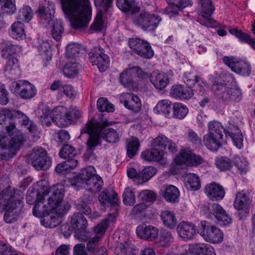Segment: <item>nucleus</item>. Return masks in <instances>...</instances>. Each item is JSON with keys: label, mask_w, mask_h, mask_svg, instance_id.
Masks as SVG:
<instances>
[{"label": "nucleus", "mask_w": 255, "mask_h": 255, "mask_svg": "<svg viewBox=\"0 0 255 255\" xmlns=\"http://www.w3.org/2000/svg\"><path fill=\"white\" fill-rule=\"evenodd\" d=\"M161 218L165 226L173 229L177 224V220L174 213L168 210H165L161 213Z\"/></svg>", "instance_id": "obj_35"}, {"label": "nucleus", "mask_w": 255, "mask_h": 255, "mask_svg": "<svg viewBox=\"0 0 255 255\" xmlns=\"http://www.w3.org/2000/svg\"><path fill=\"white\" fill-rule=\"evenodd\" d=\"M102 129L101 124L94 119L88 123L82 129L79 138L84 133H87L89 137L87 141V147L84 154L85 159L92 160L95 159L94 150L96 146L100 144V134Z\"/></svg>", "instance_id": "obj_5"}, {"label": "nucleus", "mask_w": 255, "mask_h": 255, "mask_svg": "<svg viewBox=\"0 0 255 255\" xmlns=\"http://www.w3.org/2000/svg\"><path fill=\"white\" fill-rule=\"evenodd\" d=\"M194 90L196 93L198 94L202 95L204 94L207 88V83L204 81L201 77L196 81L193 84Z\"/></svg>", "instance_id": "obj_59"}, {"label": "nucleus", "mask_w": 255, "mask_h": 255, "mask_svg": "<svg viewBox=\"0 0 255 255\" xmlns=\"http://www.w3.org/2000/svg\"><path fill=\"white\" fill-rule=\"evenodd\" d=\"M83 51L81 47L76 44H69L66 48V56L69 58H75Z\"/></svg>", "instance_id": "obj_54"}, {"label": "nucleus", "mask_w": 255, "mask_h": 255, "mask_svg": "<svg viewBox=\"0 0 255 255\" xmlns=\"http://www.w3.org/2000/svg\"><path fill=\"white\" fill-rule=\"evenodd\" d=\"M251 203L249 196L244 191L237 193L234 202L235 208L238 210H244Z\"/></svg>", "instance_id": "obj_33"}, {"label": "nucleus", "mask_w": 255, "mask_h": 255, "mask_svg": "<svg viewBox=\"0 0 255 255\" xmlns=\"http://www.w3.org/2000/svg\"><path fill=\"white\" fill-rule=\"evenodd\" d=\"M113 216L110 214L108 218L103 220L100 223L97 225L94 228V232L96 235L87 244V249L88 251L94 252L97 247L98 243L100 239L104 235L107 230L109 222H113L111 218Z\"/></svg>", "instance_id": "obj_16"}, {"label": "nucleus", "mask_w": 255, "mask_h": 255, "mask_svg": "<svg viewBox=\"0 0 255 255\" xmlns=\"http://www.w3.org/2000/svg\"><path fill=\"white\" fill-rule=\"evenodd\" d=\"M136 233L140 239L151 241L158 237L159 231L153 226L142 224L137 227Z\"/></svg>", "instance_id": "obj_21"}, {"label": "nucleus", "mask_w": 255, "mask_h": 255, "mask_svg": "<svg viewBox=\"0 0 255 255\" xmlns=\"http://www.w3.org/2000/svg\"><path fill=\"white\" fill-rule=\"evenodd\" d=\"M32 10L30 7L27 5L24 6L20 10L19 17L21 19L28 22L32 18Z\"/></svg>", "instance_id": "obj_60"}, {"label": "nucleus", "mask_w": 255, "mask_h": 255, "mask_svg": "<svg viewBox=\"0 0 255 255\" xmlns=\"http://www.w3.org/2000/svg\"><path fill=\"white\" fill-rule=\"evenodd\" d=\"M123 202L127 205L132 206L135 202L133 191L129 188H127L123 194Z\"/></svg>", "instance_id": "obj_58"}, {"label": "nucleus", "mask_w": 255, "mask_h": 255, "mask_svg": "<svg viewBox=\"0 0 255 255\" xmlns=\"http://www.w3.org/2000/svg\"><path fill=\"white\" fill-rule=\"evenodd\" d=\"M134 0H117V5L121 10L127 12L132 6Z\"/></svg>", "instance_id": "obj_63"}, {"label": "nucleus", "mask_w": 255, "mask_h": 255, "mask_svg": "<svg viewBox=\"0 0 255 255\" xmlns=\"http://www.w3.org/2000/svg\"><path fill=\"white\" fill-rule=\"evenodd\" d=\"M103 13L102 11H100L97 13L95 21L94 24L91 26V28L96 30H101L103 26Z\"/></svg>", "instance_id": "obj_64"}, {"label": "nucleus", "mask_w": 255, "mask_h": 255, "mask_svg": "<svg viewBox=\"0 0 255 255\" xmlns=\"http://www.w3.org/2000/svg\"><path fill=\"white\" fill-rule=\"evenodd\" d=\"M71 205L67 202H63V201L58 204L57 206H55L53 209L50 210V212H53L62 217V216L65 214L67 211L70 209Z\"/></svg>", "instance_id": "obj_56"}, {"label": "nucleus", "mask_w": 255, "mask_h": 255, "mask_svg": "<svg viewBox=\"0 0 255 255\" xmlns=\"http://www.w3.org/2000/svg\"><path fill=\"white\" fill-rule=\"evenodd\" d=\"M11 35L16 39H22L25 38L23 23L20 21L14 22L11 26Z\"/></svg>", "instance_id": "obj_40"}, {"label": "nucleus", "mask_w": 255, "mask_h": 255, "mask_svg": "<svg viewBox=\"0 0 255 255\" xmlns=\"http://www.w3.org/2000/svg\"><path fill=\"white\" fill-rule=\"evenodd\" d=\"M3 135H0V145L2 148L7 149L14 153L23 144L24 138L22 132H18L13 136H7V133L2 132Z\"/></svg>", "instance_id": "obj_12"}, {"label": "nucleus", "mask_w": 255, "mask_h": 255, "mask_svg": "<svg viewBox=\"0 0 255 255\" xmlns=\"http://www.w3.org/2000/svg\"><path fill=\"white\" fill-rule=\"evenodd\" d=\"M208 210L210 213L214 216L217 220L224 225H228L231 222V218L228 216L224 209L218 204H209Z\"/></svg>", "instance_id": "obj_23"}, {"label": "nucleus", "mask_w": 255, "mask_h": 255, "mask_svg": "<svg viewBox=\"0 0 255 255\" xmlns=\"http://www.w3.org/2000/svg\"><path fill=\"white\" fill-rule=\"evenodd\" d=\"M38 184L39 187H42V196H41L40 194L38 199L42 200L43 203L47 199L46 210H52L55 206L63 201L64 189L62 184H57L49 187L46 180L40 181Z\"/></svg>", "instance_id": "obj_6"}, {"label": "nucleus", "mask_w": 255, "mask_h": 255, "mask_svg": "<svg viewBox=\"0 0 255 255\" xmlns=\"http://www.w3.org/2000/svg\"><path fill=\"white\" fill-rule=\"evenodd\" d=\"M225 134L226 136L229 135L232 138L235 145L238 148H241L242 147L243 136L239 129H237L235 132L230 130H225Z\"/></svg>", "instance_id": "obj_47"}, {"label": "nucleus", "mask_w": 255, "mask_h": 255, "mask_svg": "<svg viewBox=\"0 0 255 255\" xmlns=\"http://www.w3.org/2000/svg\"><path fill=\"white\" fill-rule=\"evenodd\" d=\"M77 155V151L75 148L69 144H65L59 152L61 157L64 159L72 158Z\"/></svg>", "instance_id": "obj_51"}, {"label": "nucleus", "mask_w": 255, "mask_h": 255, "mask_svg": "<svg viewBox=\"0 0 255 255\" xmlns=\"http://www.w3.org/2000/svg\"><path fill=\"white\" fill-rule=\"evenodd\" d=\"M90 197H86L84 195L83 197L78 201L76 204V208L79 211V213L85 215H90L91 213V209L89 206L90 202Z\"/></svg>", "instance_id": "obj_38"}, {"label": "nucleus", "mask_w": 255, "mask_h": 255, "mask_svg": "<svg viewBox=\"0 0 255 255\" xmlns=\"http://www.w3.org/2000/svg\"><path fill=\"white\" fill-rule=\"evenodd\" d=\"M37 12L41 23L46 25L49 24L50 22L52 19L54 9L52 5L47 6H42L38 8Z\"/></svg>", "instance_id": "obj_29"}, {"label": "nucleus", "mask_w": 255, "mask_h": 255, "mask_svg": "<svg viewBox=\"0 0 255 255\" xmlns=\"http://www.w3.org/2000/svg\"><path fill=\"white\" fill-rule=\"evenodd\" d=\"M150 81L156 89L159 90L164 88L169 83L168 77L164 73L153 72L150 77Z\"/></svg>", "instance_id": "obj_28"}, {"label": "nucleus", "mask_w": 255, "mask_h": 255, "mask_svg": "<svg viewBox=\"0 0 255 255\" xmlns=\"http://www.w3.org/2000/svg\"><path fill=\"white\" fill-rule=\"evenodd\" d=\"M231 74H222L215 78L212 90L217 97L224 101L239 102L242 98L241 90L233 83Z\"/></svg>", "instance_id": "obj_3"}, {"label": "nucleus", "mask_w": 255, "mask_h": 255, "mask_svg": "<svg viewBox=\"0 0 255 255\" xmlns=\"http://www.w3.org/2000/svg\"><path fill=\"white\" fill-rule=\"evenodd\" d=\"M223 60L233 71L238 74L248 76L251 73L250 66L246 62L238 61L234 57H224Z\"/></svg>", "instance_id": "obj_18"}, {"label": "nucleus", "mask_w": 255, "mask_h": 255, "mask_svg": "<svg viewBox=\"0 0 255 255\" xmlns=\"http://www.w3.org/2000/svg\"><path fill=\"white\" fill-rule=\"evenodd\" d=\"M133 23L147 30H154L161 20L158 15L146 11H143L132 17Z\"/></svg>", "instance_id": "obj_10"}, {"label": "nucleus", "mask_w": 255, "mask_h": 255, "mask_svg": "<svg viewBox=\"0 0 255 255\" xmlns=\"http://www.w3.org/2000/svg\"><path fill=\"white\" fill-rule=\"evenodd\" d=\"M130 71V68L128 69L120 74V81L125 87H130L133 84L135 77Z\"/></svg>", "instance_id": "obj_42"}, {"label": "nucleus", "mask_w": 255, "mask_h": 255, "mask_svg": "<svg viewBox=\"0 0 255 255\" xmlns=\"http://www.w3.org/2000/svg\"><path fill=\"white\" fill-rule=\"evenodd\" d=\"M99 200L103 205H106L107 203L114 205L117 203L119 199L116 193L110 194L108 190L105 189L100 193Z\"/></svg>", "instance_id": "obj_31"}, {"label": "nucleus", "mask_w": 255, "mask_h": 255, "mask_svg": "<svg viewBox=\"0 0 255 255\" xmlns=\"http://www.w3.org/2000/svg\"><path fill=\"white\" fill-rule=\"evenodd\" d=\"M116 255H135L133 250L129 247L128 243H121L115 249Z\"/></svg>", "instance_id": "obj_55"}, {"label": "nucleus", "mask_w": 255, "mask_h": 255, "mask_svg": "<svg viewBox=\"0 0 255 255\" xmlns=\"http://www.w3.org/2000/svg\"><path fill=\"white\" fill-rule=\"evenodd\" d=\"M178 189L173 185H169L165 189L163 197L168 202L175 203L178 201L179 196Z\"/></svg>", "instance_id": "obj_34"}, {"label": "nucleus", "mask_w": 255, "mask_h": 255, "mask_svg": "<svg viewBox=\"0 0 255 255\" xmlns=\"http://www.w3.org/2000/svg\"><path fill=\"white\" fill-rule=\"evenodd\" d=\"M51 214H48L41 220L42 225L46 228H53L58 226L62 221V218L53 212H50Z\"/></svg>", "instance_id": "obj_32"}, {"label": "nucleus", "mask_w": 255, "mask_h": 255, "mask_svg": "<svg viewBox=\"0 0 255 255\" xmlns=\"http://www.w3.org/2000/svg\"><path fill=\"white\" fill-rule=\"evenodd\" d=\"M187 250L190 255H215L214 249L206 244H190Z\"/></svg>", "instance_id": "obj_25"}, {"label": "nucleus", "mask_w": 255, "mask_h": 255, "mask_svg": "<svg viewBox=\"0 0 255 255\" xmlns=\"http://www.w3.org/2000/svg\"><path fill=\"white\" fill-rule=\"evenodd\" d=\"M0 5L3 11L7 13L12 14L16 10L15 0H0Z\"/></svg>", "instance_id": "obj_57"}, {"label": "nucleus", "mask_w": 255, "mask_h": 255, "mask_svg": "<svg viewBox=\"0 0 255 255\" xmlns=\"http://www.w3.org/2000/svg\"><path fill=\"white\" fill-rule=\"evenodd\" d=\"M215 164L217 167L223 171L230 170L233 166V162L227 157L217 158Z\"/></svg>", "instance_id": "obj_44"}, {"label": "nucleus", "mask_w": 255, "mask_h": 255, "mask_svg": "<svg viewBox=\"0 0 255 255\" xmlns=\"http://www.w3.org/2000/svg\"><path fill=\"white\" fill-rule=\"evenodd\" d=\"M71 224L75 230L77 238L81 241L86 240L88 237V223L84 216L81 213H75L71 217Z\"/></svg>", "instance_id": "obj_13"}, {"label": "nucleus", "mask_w": 255, "mask_h": 255, "mask_svg": "<svg viewBox=\"0 0 255 255\" xmlns=\"http://www.w3.org/2000/svg\"><path fill=\"white\" fill-rule=\"evenodd\" d=\"M198 228V233L206 242L212 244L222 242L223 234L219 228L207 225L205 221L201 222Z\"/></svg>", "instance_id": "obj_9"}, {"label": "nucleus", "mask_w": 255, "mask_h": 255, "mask_svg": "<svg viewBox=\"0 0 255 255\" xmlns=\"http://www.w3.org/2000/svg\"><path fill=\"white\" fill-rule=\"evenodd\" d=\"M156 173V169L152 166L145 167L140 172L139 178L137 181L141 184L147 181L150 178L153 176Z\"/></svg>", "instance_id": "obj_43"}, {"label": "nucleus", "mask_w": 255, "mask_h": 255, "mask_svg": "<svg viewBox=\"0 0 255 255\" xmlns=\"http://www.w3.org/2000/svg\"><path fill=\"white\" fill-rule=\"evenodd\" d=\"M192 152L190 150L183 149L180 151L179 155H177L175 158V161L177 164H185L189 165L191 159Z\"/></svg>", "instance_id": "obj_45"}, {"label": "nucleus", "mask_w": 255, "mask_h": 255, "mask_svg": "<svg viewBox=\"0 0 255 255\" xmlns=\"http://www.w3.org/2000/svg\"><path fill=\"white\" fill-rule=\"evenodd\" d=\"M171 109V102L167 100H162L158 102L154 111L158 114L162 113L165 115H168Z\"/></svg>", "instance_id": "obj_41"}, {"label": "nucleus", "mask_w": 255, "mask_h": 255, "mask_svg": "<svg viewBox=\"0 0 255 255\" xmlns=\"http://www.w3.org/2000/svg\"><path fill=\"white\" fill-rule=\"evenodd\" d=\"M20 193V190L13 187H4L0 181V199L5 201L3 204L0 202V213L5 211L4 220L7 223L14 222L21 210L23 205Z\"/></svg>", "instance_id": "obj_2"}, {"label": "nucleus", "mask_w": 255, "mask_h": 255, "mask_svg": "<svg viewBox=\"0 0 255 255\" xmlns=\"http://www.w3.org/2000/svg\"><path fill=\"white\" fill-rule=\"evenodd\" d=\"M120 100L127 109L134 112L140 111L141 103L140 99L137 96L131 93H124L120 95Z\"/></svg>", "instance_id": "obj_20"}, {"label": "nucleus", "mask_w": 255, "mask_h": 255, "mask_svg": "<svg viewBox=\"0 0 255 255\" xmlns=\"http://www.w3.org/2000/svg\"><path fill=\"white\" fill-rule=\"evenodd\" d=\"M199 3L201 6V15L205 19L202 24L207 27H211L214 20L211 18V15L215 10V7L211 0H200Z\"/></svg>", "instance_id": "obj_22"}, {"label": "nucleus", "mask_w": 255, "mask_h": 255, "mask_svg": "<svg viewBox=\"0 0 255 255\" xmlns=\"http://www.w3.org/2000/svg\"><path fill=\"white\" fill-rule=\"evenodd\" d=\"M139 146L138 140L132 137L127 140V154L130 158H132L137 153Z\"/></svg>", "instance_id": "obj_39"}, {"label": "nucleus", "mask_w": 255, "mask_h": 255, "mask_svg": "<svg viewBox=\"0 0 255 255\" xmlns=\"http://www.w3.org/2000/svg\"><path fill=\"white\" fill-rule=\"evenodd\" d=\"M89 60L93 65H96L101 72L105 71L109 65V58L104 54L102 48L94 47L89 53Z\"/></svg>", "instance_id": "obj_14"}, {"label": "nucleus", "mask_w": 255, "mask_h": 255, "mask_svg": "<svg viewBox=\"0 0 255 255\" xmlns=\"http://www.w3.org/2000/svg\"><path fill=\"white\" fill-rule=\"evenodd\" d=\"M179 236L186 240L193 239L196 234V228L194 224L188 222H180L177 228Z\"/></svg>", "instance_id": "obj_24"}, {"label": "nucleus", "mask_w": 255, "mask_h": 255, "mask_svg": "<svg viewBox=\"0 0 255 255\" xmlns=\"http://www.w3.org/2000/svg\"><path fill=\"white\" fill-rule=\"evenodd\" d=\"M139 197L143 201L152 202L155 200L156 195L155 193L149 190H145L141 191Z\"/></svg>", "instance_id": "obj_61"}, {"label": "nucleus", "mask_w": 255, "mask_h": 255, "mask_svg": "<svg viewBox=\"0 0 255 255\" xmlns=\"http://www.w3.org/2000/svg\"><path fill=\"white\" fill-rule=\"evenodd\" d=\"M64 31V28L62 22L56 20L54 22L51 30L52 37L57 41L61 39L62 34Z\"/></svg>", "instance_id": "obj_50"}, {"label": "nucleus", "mask_w": 255, "mask_h": 255, "mask_svg": "<svg viewBox=\"0 0 255 255\" xmlns=\"http://www.w3.org/2000/svg\"><path fill=\"white\" fill-rule=\"evenodd\" d=\"M15 93L23 99H30L36 93L35 87L27 81H18L14 88Z\"/></svg>", "instance_id": "obj_19"}, {"label": "nucleus", "mask_w": 255, "mask_h": 255, "mask_svg": "<svg viewBox=\"0 0 255 255\" xmlns=\"http://www.w3.org/2000/svg\"><path fill=\"white\" fill-rule=\"evenodd\" d=\"M102 136L107 141L111 143H115L119 139V136L117 132L111 128L105 129L102 133Z\"/></svg>", "instance_id": "obj_46"}, {"label": "nucleus", "mask_w": 255, "mask_h": 255, "mask_svg": "<svg viewBox=\"0 0 255 255\" xmlns=\"http://www.w3.org/2000/svg\"><path fill=\"white\" fill-rule=\"evenodd\" d=\"M229 32L233 35L237 37L241 41H244L249 45L255 50V39L252 38L247 33L242 32L241 30H239L236 28H230Z\"/></svg>", "instance_id": "obj_37"}, {"label": "nucleus", "mask_w": 255, "mask_h": 255, "mask_svg": "<svg viewBox=\"0 0 255 255\" xmlns=\"http://www.w3.org/2000/svg\"><path fill=\"white\" fill-rule=\"evenodd\" d=\"M38 201L35 204L33 210V215L38 218L42 217L45 213H48L50 211L46 210V204L43 205L42 201L38 199Z\"/></svg>", "instance_id": "obj_53"}, {"label": "nucleus", "mask_w": 255, "mask_h": 255, "mask_svg": "<svg viewBox=\"0 0 255 255\" xmlns=\"http://www.w3.org/2000/svg\"><path fill=\"white\" fill-rule=\"evenodd\" d=\"M73 184L83 187L92 192L99 191L103 185L102 178L96 174L94 167L92 166L83 169L80 173L75 176L72 181Z\"/></svg>", "instance_id": "obj_4"}, {"label": "nucleus", "mask_w": 255, "mask_h": 255, "mask_svg": "<svg viewBox=\"0 0 255 255\" xmlns=\"http://www.w3.org/2000/svg\"><path fill=\"white\" fill-rule=\"evenodd\" d=\"M208 132L203 137L205 146L210 150L215 151L222 145L221 140L223 137V131L225 133L221 123L217 121L210 122L208 125Z\"/></svg>", "instance_id": "obj_8"}, {"label": "nucleus", "mask_w": 255, "mask_h": 255, "mask_svg": "<svg viewBox=\"0 0 255 255\" xmlns=\"http://www.w3.org/2000/svg\"><path fill=\"white\" fill-rule=\"evenodd\" d=\"M81 117L80 111L76 107L67 110L63 106L54 108L51 113L52 121L60 127H66Z\"/></svg>", "instance_id": "obj_7"}, {"label": "nucleus", "mask_w": 255, "mask_h": 255, "mask_svg": "<svg viewBox=\"0 0 255 255\" xmlns=\"http://www.w3.org/2000/svg\"><path fill=\"white\" fill-rule=\"evenodd\" d=\"M4 72L6 76L11 78L19 75L20 70L17 59L12 57L8 60L5 67Z\"/></svg>", "instance_id": "obj_30"}, {"label": "nucleus", "mask_w": 255, "mask_h": 255, "mask_svg": "<svg viewBox=\"0 0 255 255\" xmlns=\"http://www.w3.org/2000/svg\"><path fill=\"white\" fill-rule=\"evenodd\" d=\"M173 114L178 119H183L188 112V108L180 103H175L173 107Z\"/></svg>", "instance_id": "obj_48"}, {"label": "nucleus", "mask_w": 255, "mask_h": 255, "mask_svg": "<svg viewBox=\"0 0 255 255\" xmlns=\"http://www.w3.org/2000/svg\"><path fill=\"white\" fill-rule=\"evenodd\" d=\"M170 94L175 98L188 99L193 96L194 92L193 89L190 87L175 85L172 87Z\"/></svg>", "instance_id": "obj_27"}, {"label": "nucleus", "mask_w": 255, "mask_h": 255, "mask_svg": "<svg viewBox=\"0 0 255 255\" xmlns=\"http://www.w3.org/2000/svg\"><path fill=\"white\" fill-rule=\"evenodd\" d=\"M59 0L63 11L75 29L88 27L91 19V7L89 0Z\"/></svg>", "instance_id": "obj_1"}, {"label": "nucleus", "mask_w": 255, "mask_h": 255, "mask_svg": "<svg viewBox=\"0 0 255 255\" xmlns=\"http://www.w3.org/2000/svg\"><path fill=\"white\" fill-rule=\"evenodd\" d=\"M42 189V187H40V188L38 189L39 192L38 193L31 192L29 193H28L26 195V202L29 204H33L35 203H37L38 201V197L41 195V196H42V194L41 193V190Z\"/></svg>", "instance_id": "obj_62"}, {"label": "nucleus", "mask_w": 255, "mask_h": 255, "mask_svg": "<svg viewBox=\"0 0 255 255\" xmlns=\"http://www.w3.org/2000/svg\"><path fill=\"white\" fill-rule=\"evenodd\" d=\"M97 109L101 112H112L114 111V105L107 101L106 98H100L97 101Z\"/></svg>", "instance_id": "obj_49"}, {"label": "nucleus", "mask_w": 255, "mask_h": 255, "mask_svg": "<svg viewBox=\"0 0 255 255\" xmlns=\"http://www.w3.org/2000/svg\"><path fill=\"white\" fill-rule=\"evenodd\" d=\"M31 164L37 170H47L51 164L45 149L41 147L33 148L30 154Z\"/></svg>", "instance_id": "obj_11"}, {"label": "nucleus", "mask_w": 255, "mask_h": 255, "mask_svg": "<svg viewBox=\"0 0 255 255\" xmlns=\"http://www.w3.org/2000/svg\"><path fill=\"white\" fill-rule=\"evenodd\" d=\"M186 186L192 190H197L201 187L199 177L194 173H188L185 177Z\"/></svg>", "instance_id": "obj_36"}, {"label": "nucleus", "mask_w": 255, "mask_h": 255, "mask_svg": "<svg viewBox=\"0 0 255 255\" xmlns=\"http://www.w3.org/2000/svg\"><path fill=\"white\" fill-rule=\"evenodd\" d=\"M63 71L66 77H73L79 72L78 64L76 63L69 62L65 65Z\"/></svg>", "instance_id": "obj_52"}, {"label": "nucleus", "mask_w": 255, "mask_h": 255, "mask_svg": "<svg viewBox=\"0 0 255 255\" xmlns=\"http://www.w3.org/2000/svg\"><path fill=\"white\" fill-rule=\"evenodd\" d=\"M128 43L129 47L138 55L148 59L153 56V51L147 42L138 38H131Z\"/></svg>", "instance_id": "obj_15"}, {"label": "nucleus", "mask_w": 255, "mask_h": 255, "mask_svg": "<svg viewBox=\"0 0 255 255\" xmlns=\"http://www.w3.org/2000/svg\"><path fill=\"white\" fill-rule=\"evenodd\" d=\"M2 113V114L6 119H8L7 121H5V122L4 127H3L2 132L7 133L9 136H13L18 132H21L20 131H17L15 124L11 121V119L16 115L21 116L22 117H25L26 118L24 115L20 111H10L7 109H3Z\"/></svg>", "instance_id": "obj_17"}, {"label": "nucleus", "mask_w": 255, "mask_h": 255, "mask_svg": "<svg viewBox=\"0 0 255 255\" xmlns=\"http://www.w3.org/2000/svg\"><path fill=\"white\" fill-rule=\"evenodd\" d=\"M205 191L208 197L212 200H221L225 196V191L223 187L215 183L207 185Z\"/></svg>", "instance_id": "obj_26"}]
</instances>
